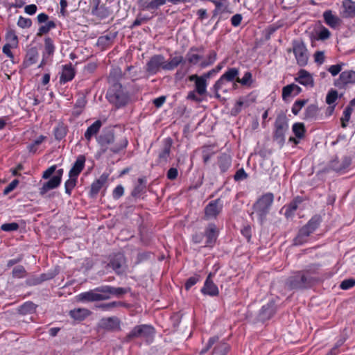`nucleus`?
Masks as SVG:
<instances>
[{
    "label": "nucleus",
    "instance_id": "1",
    "mask_svg": "<svg viewBox=\"0 0 355 355\" xmlns=\"http://www.w3.org/2000/svg\"><path fill=\"white\" fill-rule=\"evenodd\" d=\"M275 196L271 192H267L259 197L252 205L253 214L254 213L259 223L263 225L269 214L274 202Z\"/></svg>",
    "mask_w": 355,
    "mask_h": 355
},
{
    "label": "nucleus",
    "instance_id": "2",
    "mask_svg": "<svg viewBox=\"0 0 355 355\" xmlns=\"http://www.w3.org/2000/svg\"><path fill=\"white\" fill-rule=\"evenodd\" d=\"M315 279L308 277L301 271H296L286 280V287L289 290H302L311 288Z\"/></svg>",
    "mask_w": 355,
    "mask_h": 355
},
{
    "label": "nucleus",
    "instance_id": "3",
    "mask_svg": "<svg viewBox=\"0 0 355 355\" xmlns=\"http://www.w3.org/2000/svg\"><path fill=\"white\" fill-rule=\"evenodd\" d=\"M106 98L116 108L125 106L129 101L128 92L120 83H114L111 85L107 92Z\"/></svg>",
    "mask_w": 355,
    "mask_h": 355
},
{
    "label": "nucleus",
    "instance_id": "4",
    "mask_svg": "<svg viewBox=\"0 0 355 355\" xmlns=\"http://www.w3.org/2000/svg\"><path fill=\"white\" fill-rule=\"evenodd\" d=\"M178 66V59L173 58L170 61L165 60L162 55L153 56L146 64V71L150 74H155L161 69L171 70Z\"/></svg>",
    "mask_w": 355,
    "mask_h": 355
},
{
    "label": "nucleus",
    "instance_id": "5",
    "mask_svg": "<svg viewBox=\"0 0 355 355\" xmlns=\"http://www.w3.org/2000/svg\"><path fill=\"white\" fill-rule=\"evenodd\" d=\"M155 334V329L149 324H141L135 327L128 334V339L142 338L150 342L153 340Z\"/></svg>",
    "mask_w": 355,
    "mask_h": 355
},
{
    "label": "nucleus",
    "instance_id": "6",
    "mask_svg": "<svg viewBox=\"0 0 355 355\" xmlns=\"http://www.w3.org/2000/svg\"><path fill=\"white\" fill-rule=\"evenodd\" d=\"M239 75V69L236 67L228 68L214 85L216 97H220L218 91L220 90L226 82H236Z\"/></svg>",
    "mask_w": 355,
    "mask_h": 355
},
{
    "label": "nucleus",
    "instance_id": "7",
    "mask_svg": "<svg viewBox=\"0 0 355 355\" xmlns=\"http://www.w3.org/2000/svg\"><path fill=\"white\" fill-rule=\"evenodd\" d=\"M223 201L220 198L211 200L204 209V218L216 219L223 211Z\"/></svg>",
    "mask_w": 355,
    "mask_h": 355
},
{
    "label": "nucleus",
    "instance_id": "8",
    "mask_svg": "<svg viewBox=\"0 0 355 355\" xmlns=\"http://www.w3.org/2000/svg\"><path fill=\"white\" fill-rule=\"evenodd\" d=\"M293 52L295 55L297 64L300 67H304L308 63L309 54L305 44L300 41H293Z\"/></svg>",
    "mask_w": 355,
    "mask_h": 355
},
{
    "label": "nucleus",
    "instance_id": "9",
    "mask_svg": "<svg viewBox=\"0 0 355 355\" xmlns=\"http://www.w3.org/2000/svg\"><path fill=\"white\" fill-rule=\"evenodd\" d=\"M355 84V71L346 70L340 73L334 80V86L338 89H345L349 85Z\"/></svg>",
    "mask_w": 355,
    "mask_h": 355
},
{
    "label": "nucleus",
    "instance_id": "10",
    "mask_svg": "<svg viewBox=\"0 0 355 355\" xmlns=\"http://www.w3.org/2000/svg\"><path fill=\"white\" fill-rule=\"evenodd\" d=\"M100 289H101V287L80 293L78 295V300L82 302H95L107 299L109 296L106 295L104 293H102Z\"/></svg>",
    "mask_w": 355,
    "mask_h": 355
},
{
    "label": "nucleus",
    "instance_id": "11",
    "mask_svg": "<svg viewBox=\"0 0 355 355\" xmlns=\"http://www.w3.org/2000/svg\"><path fill=\"white\" fill-rule=\"evenodd\" d=\"M109 266L112 267L118 275L124 273L127 268L124 255L121 253L114 254L111 258Z\"/></svg>",
    "mask_w": 355,
    "mask_h": 355
},
{
    "label": "nucleus",
    "instance_id": "12",
    "mask_svg": "<svg viewBox=\"0 0 355 355\" xmlns=\"http://www.w3.org/2000/svg\"><path fill=\"white\" fill-rule=\"evenodd\" d=\"M211 273H209L201 288V293L205 295L216 297L219 295V290L216 284L211 279Z\"/></svg>",
    "mask_w": 355,
    "mask_h": 355
},
{
    "label": "nucleus",
    "instance_id": "13",
    "mask_svg": "<svg viewBox=\"0 0 355 355\" xmlns=\"http://www.w3.org/2000/svg\"><path fill=\"white\" fill-rule=\"evenodd\" d=\"M205 236L206 237L205 246L212 248L216 243L218 236V230L215 224L210 223L208 225L205 231Z\"/></svg>",
    "mask_w": 355,
    "mask_h": 355
},
{
    "label": "nucleus",
    "instance_id": "14",
    "mask_svg": "<svg viewBox=\"0 0 355 355\" xmlns=\"http://www.w3.org/2000/svg\"><path fill=\"white\" fill-rule=\"evenodd\" d=\"M275 127L274 139L278 142H284L285 133L288 128L287 122L284 119H277L275 122Z\"/></svg>",
    "mask_w": 355,
    "mask_h": 355
},
{
    "label": "nucleus",
    "instance_id": "15",
    "mask_svg": "<svg viewBox=\"0 0 355 355\" xmlns=\"http://www.w3.org/2000/svg\"><path fill=\"white\" fill-rule=\"evenodd\" d=\"M277 307L275 302L270 301L266 304L263 305L259 311V318L263 320H268L275 314Z\"/></svg>",
    "mask_w": 355,
    "mask_h": 355
},
{
    "label": "nucleus",
    "instance_id": "16",
    "mask_svg": "<svg viewBox=\"0 0 355 355\" xmlns=\"http://www.w3.org/2000/svg\"><path fill=\"white\" fill-rule=\"evenodd\" d=\"M195 51L203 53L204 48L200 47L191 49V50L187 54L186 59L190 65H198L200 67V63L202 61L203 57L199 53H195Z\"/></svg>",
    "mask_w": 355,
    "mask_h": 355
},
{
    "label": "nucleus",
    "instance_id": "17",
    "mask_svg": "<svg viewBox=\"0 0 355 355\" xmlns=\"http://www.w3.org/2000/svg\"><path fill=\"white\" fill-rule=\"evenodd\" d=\"M302 88L295 83H291L282 88V97L283 101H286L288 98L296 96L302 92Z\"/></svg>",
    "mask_w": 355,
    "mask_h": 355
},
{
    "label": "nucleus",
    "instance_id": "18",
    "mask_svg": "<svg viewBox=\"0 0 355 355\" xmlns=\"http://www.w3.org/2000/svg\"><path fill=\"white\" fill-rule=\"evenodd\" d=\"M295 80L306 87H313L314 86V80L309 72L305 69H300L297 73V76L295 78Z\"/></svg>",
    "mask_w": 355,
    "mask_h": 355
},
{
    "label": "nucleus",
    "instance_id": "19",
    "mask_svg": "<svg viewBox=\"0 0 355 355\" xmlns=\"http://www.w3.org/2000/svg\"><path fill=\"white\" fill-rule=\"evenodd\" d=\"M305 200V198L303 196H295L289 204L284 206L285 216L286 218L293 216L295 214V211L297 209L299 205L302 203Z\"/></svg>",
    "mask_w": 355,
    "mask_h": 355
},
{
    "label": "nucleus",
    "instance_id": "20",
    "mask_svg": "<svg viewBox=\"0 0 355 355\" xmlns=\"http://www.w3.org/2000/svg\"><path fill=\"white\" fill-rule=\"evenodd\" d=\"M60 178L58 177H52L48 181L41 184L39 188V193L42 196H44L50 190L54 189L59 187Z\"/></svg>",
    "mask_w": 355,
    "mask_h": 355
},
{
    "label": "nucleus",
    "instance_id": "21",
    "mask_svg": "<svg viewBox=\"0 0 355 355\" xmlns=\"http://www.w3.org/2000/svg\"><path fill=\"white\" fill-rule=\"evenodd\" d=\"M75 76V70L71 64H65L62 66V71L60 78L61 84H64L71 81Z\"/></svg>",
    "mask_w": 355,
    "mask_h": 355
},
{
    "label": "nucleus",
    "instance_id": "22",
    "mask_svg": "<svg viewBox=\"0 0 355 355\" xmlns=\"http://www.w3.org/2000/svg\"><path fill=\"white\" fill-rule=\"evenodd\" d=\"M191 80H195L196 92L200 96L207 92V82L205 77L193 75L190 77Z\"/></svg>",
    "mask_w": 355,
    "mask_h": 355
},
{
    "label": "nucleus",
    "instance_id": "23",
    "mask_svg": "<svg viewBox=\"0 0 355 355\" xmlns=\"http://www.w3.org/2000/svg\"><path fill=\"white\" fill-rule=\"evenodd\" d=\"M85 157L83 155L79 156L69 171V176L78 178L79 174L85 166Z\"/></svg>",
    "mask_w": 355,
    "mask_h": 355
},
{
    "label": "nucleus",
    "instance_id": "24",
    "mask_svg": "<svg viewBox=\"0 0 355 355\" xmlns=\"http://www.w3.org/2000/svg\"><path fill=\"white\" fill-rule=\"evenodd\" d=\"M323 17L325 24L331 28H336L340 24V18L333 15L330 10L324 12Z\"/></svg>",
    "mask_w": 355,
    "mask_h": 355
},
{
    "label": "nucleus",
    "instance_id": "25",
    "mask_svg": "<svg viewBox=\"0 0 355 355\" xmlns=\"http://www.w3.org/2000/svg\"><path fill=\"white\" fill-rule=\"evenodd\" d=\"M340 14L345 18H353L355 17V1H343Z\"/></svg>",
    "mask_w": 355,
    "mask_h": 355
},
{
    "label": "nucleus",
    "instance_id": "26",
    "mask_svg": "<svg viewBox=\"0 0 355 355\" xmlns=\"http://www.w3.org/2000/svg\"><path fill=\"white\" fill-rule=\"evenodd\" d=\"M232 164V157L227 153H222L218 157V165L222 173H225Z\"/></svg>",
    "mask_w": 355,
    "mask_h": 355
},
{
    "label": "nucleus",
    "instance_id": "27",
    "mask_svg": "<svg viewBox=\"0 0 355 355\" xmlns=\"http://www.w3.org/2000/svg\"><path fill=\"white\" fill-rule=\"evenodd\" d=\"M114 135L110 132L102 134L97 138V141L98 144L103 148V152L106 150L108 145L114 142Z\"/></svg>",
    "mask_w": 355,
    "mask_h": 355
},
{
    "label": "nucleus",
    "instance_id": "28",
    "mask_svg": "<svg viewBox=\"0 0 355 355\" xmlns=\"http://www.w3.org/2000/svg\"><path fill=\"white\" fill-rule=\"evenodd\" d=\"M39 53L36 48L32 47L29 49L26 53L24 65L26 67H28L33 64H35L38 59Z\"/></svg>",
    "mask_w": 355,
    "mask_h": 355
},
{
    "label": "nucleus",
    "instance_id": "29",
    "mask_svg": "<svg viewBox=\"0 0 355 355\" xmlns=\"http://www.w3.org/2000/svg\"><path fill=\"white\" fill-rule=\"evenodd\" d=\"M102 125V123L101 121L97 120L94 123H93L90 126H89L85 132V138L86 140L89 142L92 137L94 135H96L99 132L100 128Z\"/></svg>",
    "mask_w": 355,
    "mask_h": 355
},
{
    "label": "nucleus",
    "instance_id": "30",
    "mask_svg": "<svg viewBox=\"0 0 355 355\" xmlns=\"http://www.w3.org/2000/svg\"><path fill=\"white\" fill-rule=\"evenodd\" d=\"M101 326L107 330H114L119 328V320L116 318L102 319Z\"/></svg>",
    "mask_w": 355,
    "mask_h": 355
},
{
    "label": "nucleus",
    "instance_id": "31",
    "mask_svg": "<svg viewBox=\"0 0 355 355\" xmlns=\"http://www.w3.org/2000/svg\"><path fill=\"white\" fill-rule=\"evenodd\" d=\"M217 59V53L214 50L209 51L207 55L200 62V67L201 69L207 68L211 65H212Z\"/></svg>",
    "mask_w": 355,
    "mask_h": 355
},
{
    "label": "nucleus",
    "instance_id": "32",
    "mask_svg": "<svg viewBox=\"0 0 355 355\" xmlns=\"http://www.w3.org/2000/svg\"><path fill=\"white\" fill-rule=\"evenodd\" d=\"M230 349V347L227 343L225 341L217 343L214 347L212 355H226Z\"/></svg>",
    "mask_w": 355,
    "mask_h": 355
},
{
    "label": "nucleus",
    "instance_id": "33",
    "mask_svg": "<svg viewBox=\"0 0 355 355\" xmlns=\"http://www.w3.org/2000/svg\"><path fill=\"white\" fill-rule=\"evenodd\" d=\"M311 235L304 226L299 230L297 236L295 238L294 241L297 245H302L307 241L308 237Z\"/></svg>",
    "mask_w": 355,
    "mask_h": 355
},
{
    "label": "nucleus",
    "instance_id": "34",
    "mask_svg": "<svg viewBox=\"0 0 355 355\" xmlns=\"http://www.w3.org/2000/svg\"><path fill=\"white\" fill-rule=\"evenodd\" d=\"M55 45L52 39L50 37H46L44 40V51L43 52V55L48 58L52 56L55 51Z\"/></svg>",
    "mask_w": 355,
    "mask_h": 355
},
{
    "label": "nucleus",
    "instance_id": "35",
    "mask_svg": "<svg viewBox=\"0 0 355 355\" xmlns=\"http://www.w3.org/2000/svg\"><path fill=\"white\" fill-rule=\"evenodd\" d=\"M100 290L107 296L109 294L121 295L125 293V290L123 288H114L110 286H101Z\"/></svg>",
    "mask_w": 355,
    "mask_h": 355
},
{
    "label": "nucleus",
    "instance_id": "36",
    "mask_svg": "<svg viewBox=\"0 0 355 355\" xmlns=\"http://www.w3.org/2000/svg\"><path fill=\"white\" fill-rule=\"evenodd\" d=\"M89 311L86 309H76L71 310L69 313L71 318L77 320H82L87 317Z\"/></svg>",
    "mask_w": 355,
    "mask_h": 355
},
{
    "label": "nucleus",
    "instance_id": "37",
    "mask_svg": "<svg viewBox=\"0 0 355 355\" xmlns=\"http://www.w3.org/2000/svg\"><path fill=\"white\" fill-rule=\"evenodd\" d=\"M318 114V107L314 104L307 106L304 113L306 119H315Z\"/></svg>",
    "mask_w": 355,
    "mask_h": 355
},
{
    "label": "nucleus",
    "instance_id": "38",
    "mask_svg": "<svg viewBox=\"0 0 355 355\" xmlns=\"http://www.w3.org/2000/svg\"><path fill=\"white\" fill-rule=\"evenodd\" d=\"M320 266H321L319 263H313L309 265L305 269L300 271L306 274L308 277H313V275H318L319 273Z\"/></svg>",
    "mask_w": 355,
    "mask_h": 355
},
{
    "label": "nucleus",
    "instance_id": "39",
    "mask_svg": "<svg viewBox=\"0 0 355 355\" xmlns=\"http://www.w3.org/2000/svg\"><path fill=\"white\" fill-rule=\"evenodd\" d=\"M46 139V137L44 135L39 136L27 146L28 151L31 153H35L37 150L38 146H40Z\"/></svg>",
    "mask_w": 355,
    "mask_h": 355
},
{
    "label": "nucleus",
    "instance_id": "40",
    "mask_svg": "<svg viewBox=\"0 0 355 355\" xmlns=\"http://www.w3.org/2000/svg\"><path fill=\"white\" fill-rule=\"evenodd\" d=\"M293 132L298 139H302L304 137L306 129L302 123H295L293 125Z\"/></svg>",
    "mask_w": 355,
    "mask_h": 355
},
{
    "label": "nucleus",
    "instance_id": "41",
    "mask_svg": "<svg viewBox=\"0 0 355 355\" xmlns=\"http://www.w3.org/2000/svg\"><path fill=\"white\" fill-rule=\"evenodd\" d=\"M237 83H240L241 85L250 87L253 83L252 73L250 71H246L242 78H238Z\"/></svg>",
    "mask_w": 355,
    "mask_h": 355
},
{
    "label": "nucleus",
    "instance_id": "42",
    "mask_svg": "<svg viewBox=\"0 0 355 355\" xmlns=\"http://www.w3.org/2000/svg\"><path fill=\"white\" fill-rule=\"evenodd\" d=\"M121 77V71L119 68H114L110 73L108 78L109 83L112 85L114 83H119L118 81Z\"/></svg>",
    "mask_w": 355,
    "mask_h": 355
},
{
    "label": "nucleus",
    "instance_id": "43",
    "mask_svg": "<svg viewBox=\"0 0 355 355\" xmlns=\"http://www.w3.org/2000/svg\"><path fill=\"white\" fill-rule=\"evenodd\" d=\"M353 109L351 106H347L343 111V116L340 119L342 128H346L347 123L349 121Z\"/></svg>",
    "mask_w": 355,
    "mask_h": 355
},
{
    "label": "nucleus",
    "instance_id": "44",
    "mask_svg": "<svg viewBox=\"0 0 355 355\" xmlns=\"http://www.w3.org/2000/svg\"><path fill=\"white\" fill-rule=\"evenodd\" d=\"M308 99H298L293 103L291 111L294 115H297L301 109L307 103Z\"/></svg>",
    "mask_w": 355,
    "mask_h": 355
},
{
    "label": "nucleus",
    "instance_id": "45",
    "mask_svg": "<svg viewBox=\"0 0 355 355\" xmlns=\"http://www.w3.org/2000/svg\"><path fill=\"white\" fill-rule=\"evenodd\" d=\"M55 27V24L53 21H48L44 25L40 27L37 35L41 36L43 34L47 33L50 30Z\"/></svg>",
    "mask_w": 355,
    "mask_h": 355
},
{
    "label": "nucleus",
    "instance_id": "46",
    "mask_svg": "<svg viewBox=\"0 0 355 355\" xmlns=\"http://www.w3.org/2000/svg\"><path fill=\"white\" fill-rule=\"evenodd\" d=\"M322 222L320 215L313 216L306 223L314 232L318 228Z\"/></svg>",
    "mask_w": 355,
    "mask_h": 355
},
{
    "label": "nucleus",
    "instance_id": "47",
    "mask_svg": "<svg viewBox=\"0 0 355 355\" xmlns=\"http://www.w3.org/2000/svg\"><path fill=\"white\" fill-rule=\"evenodd\" d=\"M35 304L31 302H26L21 306L19 311L22 314H27L35 311Z\"/></svg>",
    "mask_w": 355,
    "mask_h": 355
},
{
    "label": "nucleus",
    "instance_id": "48",
    "mask_svg": "<svg viewBox=\"0 0 355 355\" xmlns=\"http://www.w3.org/2000/svg\"><path fill=\"white\" fill-rule=\"evenodd\" d=\"M77 178L74 177H69V179L66 181L64 184L65 192L68 195H71L72 189L75 187Z\"/></svg>",
    "mask_w": 355,
    "mask_h": 355
},
{
    "label": "nucleus",
    "instance_id": "49",
    "mask_svg": "<svg viewBox=\"0 0 355 355\" xmlns=\"http://www.w3.org/2000/svg\"><path fill=\"white\" fill-rule=\"evenodd\" d=\"M105 181V178H101L100 179L94 182L91 187V191L93 194H96L101 187H103L104 182Z\"/></svg>",
    "mask_w": 355,
    "mask_h": 355
},
{
    "label": "nucleus",
    "instance_id": "50",
    "mask_svg": "<svg viewBox=\"0 0 355 355\" xmlns=\"http://www.w3.org/2000/svg\"><path fill=\"white\" fill-rule=\"evenodd\" d=\"M215 3V9L213 11V16H217L225 12L227 6H225L223 1H213Z\"/></svg>",
    "mask_w": 355,
    "mask_h": 355
},
{
    "label": "nucleus",
    "instance_id": "51",
    "mask_svg": "<svg viewBox=\"0 0 355 355\" xmlns=\"http://www.w3.org/2000/svg\"><path fill=\"white\" fill-rule=\"evenodd\" d=\"M338 98V92L334 89H331L327 94L326 103L331 105L334 104Z\"/></svg>",
    "mask_w": 355,
    "mask_h": 355
},
{
    "label": "nucleus",
    "instance_id": "52",
    "mask_svg": "<svg viewBox=\"0 0 355 355\" xmlns=\"http://www.w3.org/2000/svg\"><path fill=\"white\" fill-rule=\"evenodd\" d=\"M6 40L8 41V44L17 46L18 39L14 31H9L6 34Z\"/></svg>",
    "mask_w": 355,
    "mask_h": 355
},
{
    "label": "nucleus",
    "instance_id": "53",
    "mask_svg": "<svg viewBox=\"0 0 355 355\" xmlns=\"http://www.w3.org/2000/svg\"><path fill=\"white\" fill-rule=\"evenodd\" d=\"M170 153V146H166L164 149L159 153V163H164L166 162Z\"/></svg>",
    "mask_w": 355,
    "mask_h": 355
},
{
    "label": "nucleus",
    "instance_id": "54",
    "mask_svg": "<svg viewBox=\"0 0 355 355\" xmlns=\"http://www.w3.org/2000/svg\"><path fill=\"white\" fill-rule=\"evenodd\" d=\"M25 275L26 270L22 266H17L12 270V276L15 278H22Z\"/></svg>",
    "mask_w": 355,
    "mask_h": 355
},
{
    "label": "nucleus",
    "instance_id": "55",
    "mask_svg": "<svg viewBox=\"0 0 355 355\" xmlns=\"http://www.w3.org/2000/svg\"><path fill=\"white\" fill-rule=\"evenodd\" d=\"M344 64V63H340L337 64L331 65L328 68V71L332 75V76H336L341 71Z\"/></svg>",
    "mask_w": 355,
    "mask_h": 355
},
{
    "label": "nucleus",
    "instance_id": "56",
    "mask_svg": "<svg viewBox=\"0 0 355 355\" xmlns=\"http://www.w3.org/2000/svg\"><path fill=\"white\" fill-rule=\"evenodd\" d=\"M345 340L340 339L338 340L334 347H332L330 351L327 354V355H337L340 353L339 348L344 344Z\"/></svg>",
    "mask_w": 355,
    "mask_h": 355
},
{
    "label": "nucleus",
    "instance_id": "57",
    "mask_svg": "<svg viewBox=\"0 0 355 355\" xmlns=\"http://www.w3.org/2000/svg\"><path fill=\"white\" fill-rule=\"evenodd\" d=\"M17 25L22 28H29L32 25V21L29 18L20 16L17 21Z\"/></svg>",
    "mask_w": 355,
    "mask_h": 355
},
{
    "label": "nucleus",
    "instance_id": "58",
    "mask_svg": "<svg viewBox=\"0 0 355 355\" xmlns=\"http://www.w3.org/2000/svg\"><path fill=\"white\" fill-rule=\"evenodd\" d=\"M128 145V141L125 139H123L119 143L116 144L111 148V150L114 153H118L122 149L125 148Z\"/></svg>",
    "mask_w": 355,
    "mask_h": 355
},
{
    "label": "nucleus",
    "instance_id": "59",
    "mask_svg": "<svg viewBox=\"0 0 355 355\" xmlns=\"http://www.w3.org/2000/svg\"><path fill=\"white\" fill-rule=\"evenodd\" d=\"M1 229L4 232H12L19 229V225L17 223H4L1 226Z\"/></svg>",
    "mask_w": 355,
    "mask_h": 355
},
{
    "label": "nucleus",
    "instance_id": "60",
    "mask_svg": "<svg viewBox=\"0 0 355 355\" xmlns=\"http://www.w3.org/2000/svg\"><path fill=\"white\" fill-rule=\"evenodd\" d=\"M355 286V280L354 279H347L343 280L340 285V288L343 290H348L349 288H353Z\"/></svg>",
    "mask_w": 355,
    "mask_h": 355
},
{
    "label": "nucleus",
    "instance_id": "61",
    "mask_svg": "<svg viewBox=\"0 0 355 355\" xmlns=\"http://www.w3.org/2000/svg\"><path fill=\"white\" fill-rule=\"evenodd\" d=\"M331 33L326 27H322L320 30L318 37L320 40H325L330 37Z\"/></svg>",
    "mask_w": 355,
    "mask_h": 355
},
{
    "label": "nucleus",
    "instance_id": "62",
    "mask_svg": "<svg viewBox=\"0 0 355 355\" xmlns=\"http://www.w3.org/2000/svg\"><path fill=\"white\" fill-rule=\"evenodd\" d=\"M241 234L246 239L248 242L250 241L252 237V228L250 225H245L241 230Z\"/></svg>",
    "mask_w": 355,
    "mask_h": 355
},
{
    "label": "nucleus",
    "instance_id": "63",
    "mask_svg": "<svg viewBox=\"0 0 355 355\" xmlns=\"http://www.w3.org/2000/svg\"><path fill=\"white\" fill-rule=\"evenodd\" d=\"M247 178L248 174L243 168L239 169L234 175V179L235 181L243 180Z\"/></svg>",
    "mask_w": 355,
    "mask_h": 355
},
{
    "label": "nucleus",
    "instance_id": "64",
    "mask_svg": "<svg viewBox=\"0 0 355 355\" xmlns=\"http://www.w3.org/2000/svg\"><path fill=\"white\" fill-rule=\"evenodd\" d=\"M199 281L198 276H193L189 277L185 283V289L189 291L193 286H194Z\"/></svg>",
    "mask_w": 355,
    "mask_h": 355
}]
</instances>
